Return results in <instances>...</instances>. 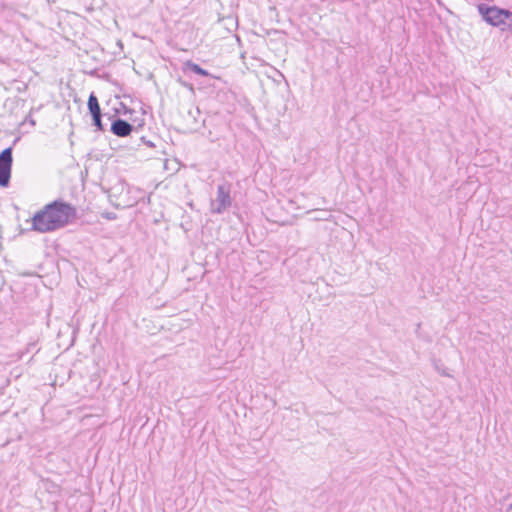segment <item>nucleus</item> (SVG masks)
Wrapping results in <instances>:
<instances>
[{
	"label": "nucleus",
	"instance_id": "1",
	"mask_svg": "<svg viewBox=\"0 0 512 512\" xmlns=\"http://www.w3.org/2000/svg\"><path fill=\"white\" fill-rule=\"evenodd\" d=\"M76 214V208L70 203L55 200L33 216L32 229L40 233L58 230L72 222Z\"/></svg>",
	"mask_w": 512,
	"mask_h": 512
},
{
	"label": "nucleus",
	"instance_id": "2",
	"mask_svg": "<svg viewBox=\"0 0 512 512\" xmlns=\"http://www.w3.org/2000/svg\"><path fill=\"white\" fill-rule=\"evenodd\" d=\"M477 10L489 25L499 27L502 31H512V12L510 10L485 3L478 4Z\"/></svg>",
	"mask_w": 512,
	"mask_h": 512
},
{
	"label": "nucleus",
	"instance_id": "3",
	"mask_svg": "<svg viewBox=\"0 0 512 512\" xmlns=\"http://www.w3.org/2000/svg\"><path fill=\"white\" fill-rule=\"evenodd\" d=\"M232 205L230 195V186L228 184H220L217 187V196L211 202V212L214 214H222Z\"/></svg>",
	"mask_w": 512,
	"mask_h": 512
},
{
	"label": "nucleus",
	"instance_id": "4",
	"mask_svg": "<svg viewBox=\"0 0 512 512\" xmlns=\"http://www.w3.org/2000/svg\"><path fill=\"white\" fill-rule=\"evenodd\" d=\"M12 151V147H8L0 153V187H7L10 183L13 163Z\"/></svg>",
	"mask_w": 512,
	"mask_h": 512
},
{
	"label": "nucleus",
	"instance_id": "5",
	"mask_svg": "<svg viewBox=\"0 0 512 512\" xmlns=\"http://www.w3.org/2000/svg\"><path fill=\"white\" fill-rule=\"evenodd\" d=\"M134 130V126L124 119L115 118L112 120L110 131L117 137H127Z\"/></svg>",
	"mask_w": 512,
	"mask_h": 512
},
{
	"label": "nucleus",
	"instance_id": "6",
	"mask_svg": "<svg viewBox=\"0 0 512 512\" xmlns=\"http://www.w3.org/2000/svg\"><path fill=\"white\" fill-rule=\"evenodd\" d=\"M88 110L91 116H102L101 108L97 96L91 93L87 102Z\"/></svg>",
	"mask_w": 512,
	"mask_h": 512
},
{
	"label": "nucleus",
	"instance_id": "7",
	"mask_svg": "<svg viewBox=\"0 0 512 512\" xmlns=\"http://www.w3.org/2000/svg\"><path fill=\"white\" fill-rule=\"evenodd\" d=\"M185 69L196 74V75H200V76H204V77L210 76V73L207 70L203 69L198 64H196L192 61H187L185 63Z\"/></svg>",
	"mask_w": 512,
	"mask_h": 512
},
{
	"label": "nucleus",
	"instance_id": "8",
	"mask_svg": "<svg viewBox=\"0 0 512 512\" xmlns=\"http://www.w3.org/2000/svg\"><path fill=\"white\" fill-rule=\"evenodd\" d=\"M92 124L96 127L97 131H104V125L102 124V116H93Z\"/></svg>",
	"mask_w": 512,
	"mask_h": 512
},
{
	"label": "nucleus",
	"instance_id": "9",
	"mask_svg": "<svg viewBox=\"0 0 512 512\" xmlns=\"http://www.w3.org/2000/svg\"><path fill=\"white\" fill-rule=\"evenodd\" d=\"M435 367L441 375L446 376V377H451V375L447 372V370L445 368H440L438 365H436Z\"/></svg>",
	"mask_w": 512,
	"mask_h": 512
},
{
	"label": "nucleus",
	"instance_id": "10",
	"mask_svg": "<svg viewBox=\"0 0 512 512\" xmlns=\"http://www.w3.org/2000/svg\"><path fill=\"white\" fill-rule=\"evenodd\" d=\"M103 217L108 220H114V219H116V214L113 212H107V213L103 214Z\"/></svg>",
	"mask_w": 512,
	"mask_h": 512
},
{
	"label": "nucleus",
	"instance_id": "11",
	"mask_svg": "<svg viewBox=\"0 0 512 512\" xmlns=\"http://www.w3.org/2000/svg\"><path fill=\"white\" fill-rule=\"evenodd\" d=\"M505 512H512V502L507 505Z\"/></svg>",
	"mask_w": 512,
	"mask_h": 512
}]
</instances>
